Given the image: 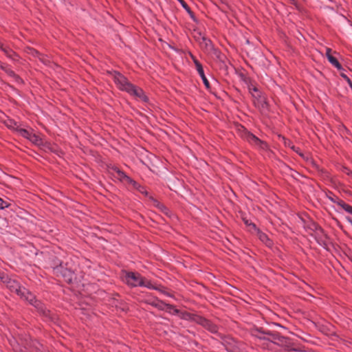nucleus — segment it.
<instances>
[{
  "label": "nucleus",
  "mask_w": 352,
  "mask_h": 352,
  "mask_svg": "<svg viewBox=\"0 0 352 352\" xmlns=\"http://www.w3.org/2000/svg\"><path fill=\"white\" fill-rule=\"evenodd\" d=\"M179 1V3H181V5L182 6V7L190 14H191V11H190V9L189 8V6L187 5V3L184 1V0H178Z\"/></svg>",
  "instance_id": "18"
},
{
  "label": "nucleus",
  "mask_w": 352,
  "mask_h": 352,
  "mask_svg": "<svg viewBox=\"0 0 352 352\" xmlns=\"http://www.w3.org/2000/svg\"><path fill=\"white\" fill-rule=\"evenodd\" d=\"M5 283L11 292L16 293L19 296L21 295L23 287L19 285L18 282L8 278Z\"/></svg>",
  "instance_id": "6"
},
{
  "label": "nucleus",
  "mask_w": 352,
  "mask_h": 352,
  "mask_svg": "<svg viewBox=\"0 0 352 352\" xmlns=\"http://www.w3.org/2000/svg\"><path fill=\"white\" fill-rule=\"evenodd\" d=\"M0 48H1L3 52H5V53H6L8 56H10V52H10V51H9V50H8L6 48H5V47H3V45L1 43H0Z\"/></svg>",
  "instance_id": "23"
},
{
  "label": "nucleus",
  "mask_w": 352,
  "mask_h": 352,
  "mask_svg": "<svg viewBox=\"0 0 352 352\" xmlns=\"http://www.w3.org/2000/svg\"><path fill=\"white\" fill-rule=\"evenodd\" d=\"M252 335L260 340H266L277 344H283L285 338L278 333L264 330L263 328H256L252 330Z\"/></svg>",
  "instance_id": "2"
},
{
  "label": "nucleus",
  "mask_w": 352,
  "mask_h": 352,
  "mask_svg": "<svg viewBox=\"0 0 352 352\" xmlns=\"http://www.w3.org/2000/svg\"><path fill=\"white\" fill-rule=\"evenodd\" d=\"M192 58L193 60V62L195 65L197 70L199 69V67H202L201 64L195 58V56H192Z\"/></svg>",
  "instance_id": "20"
},
{
  "label": "nucleus",
  "mask_w": 352,
  "mask_h": 352,
  "mask_svg": "<svg viewBox=\"0 0 352 352\" xmlns=\"http://www.w3.org/2000/svg\"><path fill=\"white\" fill-rule=\"evenodd\" d=\"M111 174L115 178L119 179L120 181H121L122 182L127 183V184H131L134 186H135V185H136V182L135 181L131 179L129 177H128L126 175H125V173L124 172H122L118 168H113L112 169Z\"/></svg>",
  "instance_id": "4"
},
{
  "label": "nucleus",
  "mask_w": 352,
  "mask_h": 352,
  "mask_svg": "<svg viewBox=\"0 0 352 352\" xmlns=\"http://www.w3.org/2000/svg\"><path fill=\"white\" fill-rule=\"evenodd\" d=\"M21 134L27 138V136H29V135H32V133H29L28 131L23 129L21 131Z\"/></svg>",
  "instance_id": "24"
},
{
  "label": "nucleus",
  "mask_w": 352,
  "mask_h": 352,
  "mask_svg": "<svg viewBox=\"0 0 352 352\" xmlns=\"http://www.w3.org/2000/svg\"><path fill=\"white\" fill-rule=\"evenodd\" d=\"M164 310L171 314H177L179 313V310L177 309L168 304H166V307Z\"/></svg>",
  "instance_id": "15"
},
{
  "label": "nucleus",
  "mask_w": 352,
  "mask_h": 352,
  "mask_svg": "<svg viewBox=\"0 0 352 352\" xmlns=\"http://www.w3.org/2000/svg\"><path fill=\"white\" fill-rule=\"evenodd\" d=\"M63 276L65 278V281L68 283H71L74 278L73 272L67 269L63 271Z\"/></svg>",
  "instance_id": "11"
},
{
  "label": "nucleus",
  "mask_w": 352,
  "mask_h": 352,
  "mask_svg": "<svg viewBox=\"0 0 352 352\" xmlns=\"http://www.w3.org/2000/svg\"><path fill=\"white\" fill-rule=\"evenodd\" d=\"M150 304L151 305H153V307H155L157 308H158L160 310H164L166 309V304L164 303V302L160 300H154L153 301H152L151 302H150Z\"/></svg>",
  "instance_id": "12"
},
{
  "label": "nucleus",
  "mask_w": 352,
  "mask_h": 352,
  "mask_svg": "<svg viewBox=\"0 0 352 352\" xmlns=\"http://www.w3.org/2000/svg\"><path fill=\"white\" fill-rule=\"evenodd\" d=\"M140 287H145L151 289L160 290V288L157 285H154L151 280L145 278H143L142 285H141Z\"/></svg>",
  "instance_id": "10"
},
{
  "label": "nucleus",
  "mask_w": 352,
  "mask_h": 352,
  "mask_svg": "<svg viewBox=\"0 0 352 352\" xmlns=\"http://www.w3.org/2000/svg\"><path fill=\"white\" fill-rule=\"evenodd\" d=\"M0 279L5 283L7 279H8V277L6 275V274L3 272L0 271Z\"/></svg>",
  "instance_id": "21"
},
{
  "label": "nucleus",
  "mask_w": 352,
  "mask_h": 352,
  "mask_svg": "<svg viewBox=\"0 0 352 352\" xmlns=\"http://www.w3.org/2000/svg\"><path fill=\"white\" fill-rule=\"evenodd\" d=\"M254 91H256L257 89L256 87L254 88Z\"/></svg>",
  "instance_id": "34"
},
{
  "label": "nucleus",
  "mask_w": 352,
  "mask_h": 352,
  "mask_svg": "<svg viewBox=\"0 0 352 352\" xmlns=\"http://www.w3.org/2000/svg\"><path fill=\"white\" fill-rule=\"evenodd\" d=\"M326 56L327 59L329 58V56H332L331 54V50L330 48H326Z\"/></svg>",
  "instance_id": "28"
},
{
  "label": "nucleus",
  "mask_w": 352,
  "mask_h": 352,
  "mask_svg": "<svg viewBox=\"0 0 352 352\" xmlns=\"http://www.w3.org/2000/svg\"><path fill=\"white\" fill-rule=\"evenodd\" d=\"M143 276L138 273L127 272L124 276V281L132 287L141 286Z\"/></svg>",
  "instance_id": "3"
},
{
  "label": "nucleus",
  "mask_w": 352,
  "mask_h": 352,
  "mask_svg": "<svg viewBox=\"0 0 352 352\" xmlns=\"http://www.w3.org/2000/svg\"><path fill=\"white\" fill-rule=\"evenodd\" d=\"M9 204L4 201L2 199L0 198V210L4 209L8 207Z\"/></svg>",
  "instance_id": "19"
},
{
  "label": "nucleus",
  "mask_w": 352,
  "mask_h": 352,
  "mask_svg": "<svg viewBox=\"0 0 352 352\" xmlns=\"http://www.w3.org/2000/svg\"><path fill=\"white\" fill-rule=\"evenodd\" d=\"M199 322L206 328H207L208 330H210L212 332H216L217 331V327L213 324L210 321L205 319V318H200Z\"/></svg>",
  "instance_id": "8"
},
{
  "label": "nucleus",
  "mask_w": 352,
  "mask_h": 352,
  "mask_svg": "<svg viewBox=\"0 0 352 352\" xmlns=\"http://www.w3.org/2000/svg\"><path fill=\"white\" fill-rule=\"evenodd\" d=\"M242 138L249 142L250 144L260 146L263 148L262 144H263L257 137H256L252 133H250L249 131H247L244 130V131L242 133Z\"/></svg>",
  "instance_id": "5"
},
{
  "label": "nucleus",
  "mask_w": 352,
  "mask_h": 352,
  "mask_svg": "<svg viewBox=\"0 0 352 352\" xmlns=\"http://www.w3.org/2000/svg\"><path fill=\"white\" fill-rule=\"evenodd\" d=\"M347 221L352 225V219L351 218H347Z\"/></svg>",
  "instance_id": "32"
},
{
  "label": "nucleus",
  "mask_w": 352,
  "mask_h": 352,
  "mask_svg": "<svg viewBox=\"0 0 352 352\" xmlns=\"http://www.w3.org/2000/svg\"><path fill=\"white\" fill-rule=\"evenodd\" d=\"M9 76L12 77L14 78V80L17 82H22V80L21 78L17 75L11 69H10L9 67L8 68H6V72H5Z\"/></svg>",
  "instance_id": "14"
},
{
  "label": "nucleus",
  "mask_w": 352,
  "mask_h": 352,
  "mask_svg": "<svg viewBox=\"0 0 352 352\" xmlns=\"http://www.w3.org/2000/svg\"><path fill=\"white\" fill-rule=\"evenodd\" d=\"M197 72L198 74H199V76H201L206 87L207 89H209L210 88V84H209V82L208 80V79L206 78L205 74H204V69L202 67H199V69L197 70Z\"/></svg>",
  "instance_id": "13"
},
{
  "label": "nucleus",
  "mask_w": 352,
  "mask_h": 352,
  "mask_svg": "<svg viewBox=\"0 0 352 352\" xmlns=\"http://www.w3.org/2000/svg\"><path fill=\"white\" fill-rule=\"evenodd\" d=\"M346 82L349 84V85L351 87V88L352 89V81L350 80V78H347Z\"/></svg>",
  "instance_id": "31"
},
{
  "label": "nucleus",
  "mask_w": 352,
  "mask_h": 352,
  "mask_svg": "<svg viewBox=\"0 0 352 352\" xmlns=\"http://www.w3.org/2000/svg\"><path fill=\"white\" fill-rule=\"evenodd\" d=\"M20 296L24 298L25 300L28 301L30 304L37 307L38 306L37 301L35 300V296L27 289L23 287Z\"/></svg>",
  "instance_id": "7"
},
{
  "label": "nucleus",
  "mask_w": 352,
  "mask_h": 352,
  "mask_svg": "<svg viewBox=\"0 0 352 352\" xmlns=\"http://www.w3.org/2000/svg\"><path fill=\"white\" fill-rule=\"evenodd\" d=\"M340 76L347 81V78H349L344 72L340 73Z\"/></svg>",
  "instance_id": "29"
},
{
  "label": "nucleus",
  "mask_w": 352,
  "mask_h": 352,
  "mask_svg": "<svg viewBox=\"0 0 352 352\" xmlns=\"http://www.w3.org/2000/svg\"><path fill=\"white\" fill-rule=\"evenodd\" d=\"M2 65V63L0 62V65Z\"/></svg>",
  "instance_id": "35"
},
{
  "label": "nucleus",
  "mask_w": 352,
  "mask_h": 352,
  "mask_svg": "<svg viewBox=\"0 0 352 352\" xmlns=\"http://www.w3.org/2000/svg\"><path fill=\"white\" fill-rule=\"evenodd\" d=\"M258 237L261 241L265 243L267 245H270L271 244L270 239L265 233L258 232Z\"/></svg>",
  "instance_id": "16"
},
{
  "label": "nucleus",
  "mask_w": 352,
  "mask_h": 352,
  "mask_svg": "<svg viewBox=\"0 0 352 352\" xmlns=\"http://www.w3.org/2000/svg\"><path fill=\"white\" fill-rule=\"evenodd\" d=\"M334 67H336L338 70L340 71H342L343 70V68L342 67V65L340 64V63L338 61H337L334 65H333Z\"/></svg>",
  "instance_id": "26"
},
{
  "label": "nucleus",
  "mask_w": 352,
  "mask_h": 352,
  "mask_svg": "<svg viewBox=\"0 0 352 352\" xmlns=\"http://www.w3.org/2000/svg\"><path fill=\"white\" fill-rule=\"evenodd\" d=\"M27 139L31 141L33 144L36 145H41L43 144L42 139L37 135L32 133V135H29L27 136Z\"/></svg>",
  "instance_id": "9"
},
{
  "label": "nucleus",
  "mask_w": 352,
  "mask_h": 352,
  "mask_svg": "<svg viewBox=\"0 0 352 352\" xmlns=\"http://www.w3.org/2000/svg\"><path fill=\"white\" fill-rule=\"evenodd\" d=\"M338 204L346 212L352 214V206L346 204L342 201L338 202Z\"/></svg>",
  "instance_id": "17"
},
{
  "label": "nucleus",
  "mask_w": 352,
  "mask_h": 352,
  "mask_svg": "<svg viewBox=\"0 0 352 352\" xmlns=\"http://www.w3.org/2000/svg\"><path fill=\"white\" fill-rule=\"evenodd\" d=\"M113 78L114 82L117 84L120 89L124 90L130 94L133 95L144 101L146 100V96L144 95L142 89L137 88L131 84L128 80L121 74L115 72L113 74Z\"/></svg>",
  "instance_id": "1"
},
{
  "label": "nucleus",
  "mask_w": 352,
  "mask_h": 352,
  "mask_svg": "<svg viewBox=\"0 0 352 352\" xmlns=\"http://www.w3.org/2000/svg\"><path fill=\"white\" fill-rule=\"evenodd\" d=\"M249 225H250V226H252V227H253L254 228H255V225H254V224H253V223H250Z\"/></svg>",
  "instance_id": "33"
},
{
  "label": "nucleus",
  "mask_w": 352,
  "mask_h": 352,
  "mask_svg": "<svg viewBox=\"0 0 352 352\" xmlns=\"http://www.w3.org/2000/svg\"><path fill=\"white\" fill-rule=\"evenodd\" d=\"M7 126L10 128H14V126L16 124V122L12 121V120H8V122L6 123Z\"/></svg>",
  "instance_id": "25"
},
{
  "label": "nucleus",
  "mask_w": 352,
  "mask_h": 352,
  "mask_svg": "<svg viewBox=\"0 0 352 352\" xmlns=\"http://www.w3.org/2000/svg\"><path fill=\"white\" fill-rule=\"evenodd\" d=\"M202 40L206 47L210 44V41L206 38L205 37H203Z\"/></svg>",
  "instance_id": "27"
},
{
  "label": "nucleus",
  "mask_w": 352,
  "mask_h": 352,
  "mask_svg": "<svg viewBox=\"0 0 352 352\" xmlns=\"http://www.w3.org/2000/svg\"><path fill=\"white\" fill-rule=\"evenodd\" d=\"M0 67H1V69H3L5 72H6V68H8V67L7 65H5L3 64L1 65Z\"/></svg>",
  "instance_id": "30"
},
{
  "label": "nucleus",
  "mask_w": 352,
  "mask_h": 352,
  "mask_svg": "<svg viewBox=\"0 0 352 352\" xmlns=\"http://www.w3.org/2000/svg\"><path fill=\"white\" fill-rule=\"evenodd\" d=\"M328 60L333 65L338 61V60L335 57H333V56H329V58H328Z\"/></svg>",
  "instance_id": "22"
}]
</instances>
